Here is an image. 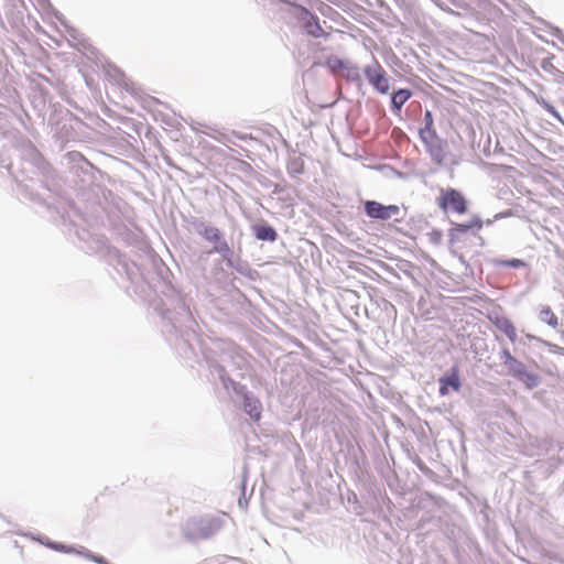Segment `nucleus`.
<instances>
[{
	"label": "nucleus",
	"mask_w": 564,
	"mask_h": 564,
	"mask_svg": "<svg viewBox=\"0 0 564 564\" xmlns=\"http://www.w3.org/2000/svg\"><path fill=\"white\" fill-rule=\"evenodd\" d=\"M223 525V519L219 517L193 518L184 524L182 532L187 541L194 542L214 536L221 530Z\"/></svg>",
	"instance_id": "nucleus-1"
},
{
	"label": "nucleus",
	"mask_w": 564,
	"mask_h": 564,
	"mask_svg": "<svg viewBox=\"0 0 564 564\" xmlns=\"http://www.w3.org/2000/svg\"><path fill=\"white\" fill-rule=\"evenodd\" d=\"M366 215L380 221H401L404 217V212L399 205H383L377 200H366L364 204Z\"/></svg>",
	"instance_id": "nucleus-2"
},
{
	"label": "nucleus",
	"mask_w": 564,
	"mask_h": 564,
	"mask_svg": "<svg viewBox=\"0 0 564 564\" xmlns=\"http://www.w3.org/2000/svg\"><path fill=\"white\" fill-rule=\"evenodd\" d=\"M437 206L444 213H455L463 215L467 212V200L465 196L455 188H442L440 196L436 198Z\"/></svg>",
	"instance_id": "nucleus-3"
},
{
	"label": "nucleus",
	"mask_w": 564,
	"mask_h": 564,
	"mask_svg": "<svg viewBox=\"0 0 564 564\" xmlns=\"http://www.w3.org/2000/svg\"><path fill=\"white\" fill-rule=\"evenodd\" d=\"M368 83L379 93L387 94L390 89L389 77L384 68L375 62L364 69Z\"/></svg>",
	"instance_id": "nucleus-4"
},
{
	"label": "nucleus",
	"mask_w": 564,
	"mask_h": 564,
	"mask_svg": "<svg viewBox=\"0 0 564 564\" xmlns=\"http://www.w3.org/2000/svg\"><path fill=\"white\" fill-rule=\"evenodd\" d=\"M296 18L302 23L306 33L313 37H321L325 35V31L319 24L318 18L302 6H295Z\"/></svg>",
	"instance_id": "nucleus-5"
},
{
	"label": "nucleus",
	"mask_w": 564,
	"mask_h": 564,
	"mask_svg": "<svg viewBox=\"0 0 564 564\" xmlns=\"http://www.w3.org/2000/svg\"><path fill=\"white\" fill-rule=\"evenodd\" d=\"M421 139L425 144L433 162L438 165L444 164L446 161V144L441 138H438L437 133L433 135H426L425 138Z\"/></svg>",
	"instance_id": "nucleus-6"
},
{
	"label": "nucleus",
	"mask_w": 564,
	"mask_h": 564,
	"mask_svg": "<svg viewBox=\"0 0 564 564\" xmlns=\"http://www.w3.org/2000/svg\"><path fill=\"white\" fill-rule=\"evenodd\" d=\"M438 382L441 395H447L449 393V387L454 391L458 392L460 389L459 368L457 366L453 367L451 369V373L448 376L440 378Z\"/></svg>",
	"instance_id": "nucleus-7"
},
{
	"label": "nucleus",
	"mask_w": 564,
	"mask_h": 564,
	"mask_svg": "<svg viewBox=\"0 0 564 564\" xmlns=\"http://www.w3.org/2000/svg\"><path fill=\"white\" fill-rule=\"evenodd\" d=\"M194 228L199 236L210 243L217 245L221 241L223 235L220 230L210 224L204 221L195 223Z\"/></svg>",
	"instance_id": "nucleus-8"
},
{
	"label": "nucleus",
	"mask_w": 564,
	"mask_h": 564,
	"mask_svg": "<svg viewBox=\"0 0 564 564\" xmlns=\"http://www.w3.org/2000/svg\"><path fill=\"white\" fill-rule=\"evenodd\" d=\"M503 362L508 367L509 373L514 378H522L525 367L522 362L518 361L511 356L509 351H503Z\"/></svg>",
	"instance_id": "nucleus-9"
},
{
	"label": "nucleus",
	"mask_w": 564,
	"mask_h": 564,
	"mask_svg": "<svg viewBox=\"0 0 564 564\" xmlns=\"http://www.w3.org/2000/svg\"><path fill=\"white\" fill-rule=\"evenodd\" d=\"M243 409L252 420H260L262 406L258 399L246 397L243 402Z\"/></svg>",
	"instance_id": "nucleus-10"
},
{
	"label": "nucleus",
	"mask_w": 564,
	"mask_h": 564,
	"mask_svg": "<svg viewBox=\"0 0 564 564\" xmlns=\"http://www.w3.org/2000/svg\"><path fill=\"white\" fill-rule=\"evenodd\" d=\"M412 93L410 89H399L393 93L391 98L392 109L395 112H400L403 105L411 98Z\"/></svg>",
	"instance_id": "nucleus-11"
},
{
	"label": "nucleus",
	"mask_w": 564,
	"mask_h": 564,
	"mask_svg": "<svg viewBox=\"0 0 564 564\" xmlns=\"http://www.w3.org/2000/svg\"><path fill=\"white\" fill-rule=\"evenodd\" d=\"M481 226V221L478 218L473 219L468 225L457 224L451 229V236L453 238H458L467 234L470 229L476 228L479 230Z\"/></svg>",
	"instance_id": "nucleus-12"
},
{
	"label": "nucleus",
	"mask_w": 564,
	"mask_h": 564,
	"mask_svg": "<svg viewBox=\"0 0 564 564\" xmlns=\"http://www.w3.org/2000/svg\"><path fill=\"white\" fill-rule=\"evenodd\" d=\"M253 232H254V236L259 240H263V241L272 242L276 238L275 230L271 226H268V225H257V226H254L253 227Z\"/></svg>",
	"instance_id": "nucleus-13"
},
{
	"label": "nucleus",
	"mask_w": 564,
	"mask_h": 564,
	"mask_svg": "<svg viewBox=\"0 0 564 564\" xmlns=\"http://www.w3.org/2000/svg\"><path fill=\"white\" fill-rule=\"evenodd\" d=\"M497 327L512 341L514 343L518 338L517 329L514 325L507 318L499 319Z\"/></svg>",
	"instance_id": "nucleus-14"
},
{
	"label": "nucleus",
	"mask_w": 564,
	"mask_h": 564,
	"mask_svg": "<svg viewBox=\"0 0 564 564\" xmlns=\"http://www.w3.org/2000/svg\"><path fill=\"white\" fill-rule=\"evenodd\" d=\"M539 317L543 323H546L547 325H550L553 328H556L558 326V318L553 313V311L551 310L550 306L542 307L539 313Z\"/></svg>",
	"instance_id": "nucleus-15"
},
{
	"label": "nucleus",
	"mask_w": 564,
	"mask_h": 564,
	"mask_svg": "<svg viewBox=\"0 0 564 564\" xmlns=\"http://www.w3.org/2000/svg\"><path fill=\"white\" fill-rule=\"evenodd\" d=\"M424 128L420 130V137L425 138L426 135L436 134V130L434 129V120L433 115L430 110H426L424 113Z\"/></svg>",
	"instance_id": "nucleus-16"
},
{
	"label": "nucleus",
	"mask_w": 564,
	"mask_h": 564,
	"mask_svg": "<svg viewBox=\"0 0 564 564\" xmlns=\"http://www.w3.org/2000/svg\"><path fill=\"white\" fill-rule=\"evenodd\" d=\"M518 379L521 380L530 389L536 387L540 380L538 375L528 372L527 370H524L522 378Z\"/></svg>",
	"instance_id": "nucleus-17"
},
{
	"label": "nucleus",
	"mask_w": 564,
	"mask_h": 564,
	"mask_svg": "<svg viewBox=\"0 0 564 564\" xmlns=\"http://www.w3.org/2000/svg\"><path fill=\"white\" fill-rule=\"evenodd\" d=\"M47 546L51 547L52 550H55V551H58V552H63V553H77V554H82V552L76 551L72 546H67V545L61 544V543L50 542V543H47Z\"/></svg>",
	"instance_id": "nucleus-18"
},
{
	"label": "nucleus",
	"mask_w": 564,
	"mask_h": 564,
	"mask_svg": "<svg viewBox=\"0 0 564 564\" xmlns=\"http://www.w3.org/2000/svg\"><path fill=\"white\" fill-rule=\"evenodd\" d=\"M327 64H328V66H329V67H332L334 70H336V69H340V68H343V67L345 66V63H344L341 59L337 58V57L329 58V59L327 61Z\"/></svg>",
	"instance_id": "nucleus-19"
},
{
	"label": "nucleus",
	"mask_w": 564,
	"mask_h": 564,
	"mask_svg": "<svg viewBox=\"0 0 564 564\" xmlns=\"http://www.w3.org/2000/svg\"><path fill=\"white\" fill-rule=\"evenodd\" d=\"M499 263L502 264V265L513 267V268H519V267H523L524 265V262L519 260V259L501 260V261H499Z\"/></svg>",
	"instance_id": "nucleus-20"
},
{
	"label": "nucleus",
	"mask_w": 564,
	"mask_h": 564,
	"mask_svg": "<svg viewBox=\"0 0 564 564\" xmlns=\"http://www.w3.org/2000/svg\"><path fill=\"white\" fill-rule=\"evenodd\" d=\"M85 556L96 563H99V564H106V561L104 560V557H99V556H96V555H93L90 553H86Z\"/></svg>",
	"instance_id": "nucleus-21"
}]
</instances>
